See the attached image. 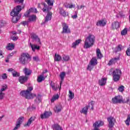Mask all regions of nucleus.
<instances>
[{
  "label": "nucleus",
  "mask_w": 130,
  "mask_h": 130,
  "mask_svg": "<svg viewBox=\"0 0 130 130\" xmlns=\"http://www.w3.org/2000/svg\"><path fill=\"white\" fill-rule=\"evenodd\" d=\"M41 6H44V8L42 9L43 12H44V13L47 12L48 13L45 17V21L43 22V24H46V23H47L48 21H50L52 18V12H49L52 8L51 7L47 6V5L44 2H43L41 4H39L38 7L41 9L42 8Z\"/></svg>",
  "instance_id": "nucleus-1"
},
{
  "label": "nucleus",
  "mask_w": 130,
  "mask_h": 130,
  "mask_svg": "<svg viewBox=\"0 0 130 130\" xmlns=\"http://www.w3.org/2000/svg\"><path fill=\"white\" fill-rule=\"evenodd\" d=\"M22 11V7L21 6H17L15 7L11 12L10 15L12 17V21L13 23H17L18 21L20 20L21 18V15L19 14L20 12Z\"/></svg>",
  "instance_id": "nucleus-2"
},
{
  "label": "nucleus",
  "mask_w": 130,
  "mask_h": 130,
  "mask_svg": "<svg viewBox=\"0 0 130 130\" xmlns=\"http://www.w3.org/2000/svg\"><path fill=\"white\" fill-rule=\"evenodd\" d=\"M95 38L94 35L89 34L84 42V48L87 49V48L92 47L95 44Z\"/></svg>",
  "instance_id": "nucleus-3"
},
{
  "label": "nucleus",
  "mask_w": 130,
  "mask_h": 130,
  "mask_svg": "<svg viewBox=\"0 0 130 130\" xmlns=\"http://www.w3.org/2000/svg\"><path fill=\"white\" fill-rule=\"evenodd\" d=\"M32 91H33V87H28L27 89L21 91L20 93V95L23 98L30 100V99L33 98V93H32Z\"/></svg>",
  "instance_id": "nucleus-4"
},
{
  "label": "nucleus",
  "mask_w": 130,
  "mask_h": 130,
  "mask_svg": "<svg viewBox=\"0 0 130 130\" xmlns=\"http://www.w3.org/2000/svg\"><path fill=\"white\" fill-rule=\"evenodd\" d=\"M31 59H32V58L28 53H22L19 58V63L22 64V66H25V64H27L29 61H31Z\"/></svg>",
  "instance_id": "nucleus-5"
},
{
  "label": "nucleus",
  "mask_w": 130,
  "mask_h": 130,
  "mask_svg": "<svg viewBox=\"0 0 130 130\" xmlns=\"http://www.w3.org/2000/svg\"><path fill=\"white\" fill-rule=\"evenodd\" d=\"M126 101H123L122 96L117 95L112 99V102L113 104H121V103L124 104L125 103H128V102H129V99L128 98H126Z\"/></svg>",
  "instance_id": "nucleus-6"
},
{
  "label": "nucleus",
  "mask_w": 130,
  "mask_h": 130,
  "mask_svg": "<svg viewBox=\"0 0 130 130\" xmlns=\"http://www.w3.org/2000/svg\"><path fill=\"white\" fill-rule=\"evenodd\" d=\"M112 75L114 82H118L121 76V71L119 69H116L113 72Z\"/></svg>",
  "instance_id": "nucleus-7"
},
{
  "label": "nucleus",
  "mask_w": 130,
  "mask_h": 130,
  "mask_svg": "<svg viewBox=\"0 0 130 130\" xmlns=\"http://www.w3.org/2000/svg\"><path fill=\"white\" fill-rule=\"evenodd\" d=\"M26 18H29L28 22H32L33 21V8H31L28 9L24 14Z\"/></svg>",
  "instance_id": "nucleus-8"
},
{
  "label": "nucleus",
  "mask_w": 130,
  "mask_h": 130,
  "mask_svg": "<svg viewBox=\"0 0 130 130\" xmlns=\"http://www.w3.org/2000/svg\"><path fill=\"white\" fill-rule=\"evenodd\" d=\"M47 73H48V71H47V69H46L44 70L41 75H40L37 78V81L38 83H41L42 81H44L45 80V78L47 77L46 76H44L45 74H46Z\"/></svg>",
  "instance_id": "nucleus-9"
},
{
  "label": "nucleus",
  "mask_w": 130,
  "mask_h": 130,
  "mask_svg": "<svg viewBox=\"0 0 130 130\" xmlns=\"http://www.w3.org/2000/svg\"><path fill=\"white\" fill-rule=\"evenodd\" d=\"M62 31H61L62 34L71 33V29L69 28V25L66 23H62Z\"/></svg>",
  "instance_id": "nucleus-10"
},
{
  "label": "nucleus",
  "mask_w": 130,
  "mask_h": 130,
  "mask_svg": "<svg viewBox=\"0 0 130 130\" xmlns=\"http://www.w3.org/2000/svg\"><path fill=\"white\" fill-rule=\"evenodd\" d=\"M107 120L109 122V127L112 128L114 126V123L115 122V119L113 117H109L107 118Z\"/></svg>",
  "instance_id": "nucleus-11"
},
{
  "label": "nucleus",
  "mask_w": 130,
  "mask_h": 130,
  "mask_svg": "<svg viewBox=\"0 0 130 130\" xmlns=\"http://www.w3.org/2000/svg\"><path fill=\"white\" fill-rule=\"evenodd\" d=\"M33 98L34 99L35 104H37V105H38V104L40 103V102H41L40 101V99L41 98V95L40 94H38L37 95L36 94H34Z\"/></svg>",
  "instance_id": "nucleus-12"
},
{
  "label": "nucleus",
  "mask_w": 130,
  "mask_h": 130,
  "mask_svg": "<svg viewBox=\"0 0 130 130\" xmlns=\"http://www.w3.org/2000/svg\"><path fill=\"white\" fill-rule=\"evenodd\" d=\"M18 81L20 84H25V83L28 81V76H20L19 77Z\"/></svg>",
  "instance_id": "nucleus-13"
},
{
  "label": "nucleus",
  "mask_w": 130,
  "mask_h": 130,
  "mask_svg": "<svg viewBox=\"0 0 130 130\" xmlns=\"http://www.w3.org/2000/svg\"><path fill=\"white\" fill-rule=\"evenodd\" d=\"M51 115H52L51 112L45 111L43 114L41 115V118L43 119L44 118H48Z\"/></svg>",
  "instance_id": "nucleus-14"
},
{
  "label": "nucleus",
  "mask_w": 130,
  "mask_h": 130,
  "mask_svg": "<svg viewBox=\"0 0 130 130\" xmlns=\"http://www.w3.org/2000/svg\"><path fill=\"white\" fill-rule=\"evenodd\" d=\"M8 72H11L12 74V76L13 77H20V73L15 71V70L13 69V68H9L8 70Z\"/></svg>",
  "instance_id": "nucleus-15"
},
{
  "label": "nucleus",
  "mask_w": 130,
  "mask_h": 130,
  "mask_svg": "<svg viewBox=\"0 0 130 130\" xmlns=\"http://www.w3.org/2000/svg\"><path fill=\"white\" fill-rule=\"evenodd\" d=\"M120 27V24L118 21H115L112 23L111 28L112 30L118 29Z\"/></svg>",
  "instance_id": "nucleus-16"
},
{
  "label": "nucleus",
  "mask_w": 130,
  "mask_h": 130,
  "mask_svg": "<svg viewBox=\"0 0 130 130\" xmlns=\"http://www.w3.org/2000/svg\"><path fill=\"white\" fill-rule=\"evenodd\" d=\"M107 24V21H104V20L102 19L101 20H99L96 22V26H100L101 27H104Z\"/></svg>",
  "instance_id": "nucleus-17"
},
{
  "label": "nucleus",
  "mask_w": 130,
  "mask_h": 130,
  "mask_svg": "<svg viewBox=\"0 0 130 130\" xmlns=\"http://www.w3.org/2000/svg\"><path fill=\"white\" fill-rule=\"evenodd\" d=\"M59 77L61 79V81L60 82V88H59V90H60L61 88V84H62V82H63V80H64V77H66V72H61L59 74Z\"/></svg>",
  "instance_id": "nucleus-18"
},
{
  "label": "nucleus",
  "mask_w": 130,
  "mask_h": 130,
  "mask_svg": "<svg viewBox=\"0 0 130 130\" xmlns=\"http://www.w3.org/2000/svg\"><path fill=\"white\" fill-rule=\"evenodd\" d=\"M62 109V106L60 104L56 105L55 108H54V110L55 112H56V113H58V112H60Z\"/></svg>",
  "instance_id": "nucleus-19"
},
{
  "label": "nucleus",
  "mask_w": 130,
  "mask_h": 130,
  "mask_svg": "<svg viewBox=\"0 0 130 130\" xmlns=\"http://www.w3.org/2000/svg\"><path fill=\"white\" fill-rule=\"evenodd\" d=\"M119 60V57L112 58V59L110 60V61H109L108 63V66H112V64H114V63L117 62V60Z\"/></svg>",
  "instance_id": "nucleus-20"
},
{
  "label": "nucleus",
  "mask_w": 130,
  "mask_h": 130,
  "mask_svg": "<svg viewBox=\"0 0 130 130\" xmlns=\"http://www.w3.org/2000/svg\"><path fill=\"white\" fill-rule=\"evenodd\" d=\"M33 40L34 42H35L38 44H41V41H40V39L38 37V36L35 34L33 35Z\"/></svg>",
  "instance_id": "nucleus-21"
},
{
  "label": "nucleus",
  "mask_w": 130,
  "mask_h": 130,
  "mask_svg": "<svg viewBox=\"0 0 130 130\" xmlns=\"http://www.w3.org/2000/svg\"><path fill=\"white\" fill-rule=\"evenodd\" d=\"M106 81H107V79L105 78H102L99 81V85H100V86H105L106 84Z\"/></svg>",
  "instance_id": "nucleus-22"
},
{
  "label": "nucleus",
  "mask_w": 130,
  "mask_h": 130,
  "mask_svg": "<svg viewBox=\"0 0 130 130\" xmlns=\"http://www.w3.org/2000/svg\"><path fill=\"white\" fill-rule=\"evenodd\" d=\"M53 130H63L62 128L58 124H54L52 125Z\"/></svg>",
  "instance_id": "nucleus-23"
},
{
  "label": "nucleus",
  "mask_w": 130,
  "mask_h": 130,
  "mask_svg": "<svg viewBox=\"0 0 130 130\" xmlns=\"http://www.w3.org/2000/svg\"><path fill=\"white\" fill-rule=\"evenodd\" d=\"M89 110V106L84 107L81 110H80V113L87 115L88 113V110Z\"/></svg>",
  "instance_id": "nucleus-24"
},
{
  "label": "nucleus",
  "mask_w": 130,
  "mask_h": 130,
  "mask_svg": "<svg viewBox=\"0 0 130 130\" xmlns=\"http://www.w3.org/2000/svg\"><path fill=\"white\" fill-rule=\"evenodd\" d=\"M23 73L25 74V76L27 77V76H30V75H31V74L32 73V71L29 69L25 68L23 69Z\"/></svg>",
  "instance_id": "nucleus-25"
},
{
  "label": "nucleus",
  "mask_w": 130,
  "mask_h": 130,
  "mask_svg": "<svg viewBox=\"0 0 130 130\" xmlns=\"http://www.w3.org/2000/svg\"><path fill=\"white\" fill-rule=\"evenodd\" d=\"M15 48V44L12 43H9L6 46V49L7 50H13Z\"/></svg>",
  "instance_id": "nucleus-26"
},
{
  "label": "nucleus",
  "mask_w": 130,
  "mask_h": 130,
  "mask_svg": "<svg viewBox=\"0 0 130 130\" xmlns=\"http://www.w3.org/2000/svg\"><path fill=\"white\" fill-rule=\"evenodd\" d=\"M81 40H76L75 42H74L72 44V48H76V47H77V45H78L79 44H80L81 43Z\"/></svg>",
  "instance_id": "nucleus-27"
},
{
  "label": "nucleus",
  "mask_w": 130,
  "mask_h": 130,
  "mask_svg": "<svg viewBox=\"0 0 130 130\" xmlns=\"http://www.w3.org/2000/svg\"><path fill=\"white\" fill-rule=\"evenodd\" d=\"M96 53L98 58H102V57H103V55H102V53L100 51V49L99 48L96 49Z\"/></svg>",
  "instance_id": "nucleus-28"
},
{
  "label": "nucleus",
  "mask_w": 130,
  "mask_h": 130,
  "mask_svg": "<svg viewBox=\"0 0 130 130\" xmlns=\"http://www.w3.org/2000/svg\"><path fill=\"white\" fill-rule=\"evenodd\" d=\"M89 63L92 64L93 66H96L97 64V59L96 57H94L92 58Z\"/></svg>",
  "instance_id": "nucleus-29"
},
{
  "label": "nucleus",
  "mask_w": 130,
  "mask_h": 130,
  "mask_svg": "<svg viewBox=\"0 0 130 130\" xmlns=\"http://www.w3.org/2000/svg\"><path fill=\"white\" fill-rule=\"evenodd\" d=\"M54 58L55 61H60V60H61V56L59 54H55Z\"/></svg>",
  "instance_id": "nucleus-30"
},
{
  "label": "nucleus",
  "mask_w": 130,
  "mask_h": 130,
  "mask_svg": "<svg viewBox=\"0 0 130 130\" xmlns=\"http://www.w3.org/2000/svg\"><path fill=\"white\" fill-rule=\"evenodd\" d=\"M25 120V118L23 116H21L20 117H19L17 121H16V123H18V124H22V122H23V121H24V120Z\"/></svg>",
  "instance_id": "nucleus-31"
},
{
  "label": "nucleus",
  "mask_w": 130,
  "mask_h": 130,
  "mask_svg": "<svg viewBox=\"0 0 130 130\" xmlns=\"http://www.w3.org/2000/svg\"><path fill=\"white\" fill-rule=\"evenodd\" d=\"M28 45L31 48L32 50H33V37L32 36L29 39Z\"/></svg>",
  "instance_id": "nucleus-32"
},
{
  "label": "nucleus",
  "mask_w": 130,
  "mask_h": 130,
  "mask_svg": "<svg viewBox=\"0 0 130 130\" xmlns=\"http://www.w3.org/2000/svg\"><path fill=\"white\" fill-rule=\"evenodd\" d=\"M59 13L61 16L63 17H67L68 16V14H67V12H66L62 8L60 9Z\"/></svg>",
  "instance_id": "nucleus-33"
},
{
  "label": "nucleus",
  "mask_w": 130,
  "mask_h": 130,
  "mask_svg": "<svg viewBox=\"0 0 130 130\" xmlns=\"http://www.w3.org/2000/svg\"><path fill=\"white\" fill-rule=\"evenodd\" d=\"M59 98V96L58 94H56L53 95L52 99H51V102L53 103L56 100H57Z\"/></svg>",
  "instance_id": "nucleus-34"
},
{
  "label": "nucleus",
  "mask_w": 130,
  "mask_h": 130,
  "mask_svg": "<svg viewBox=\"0 0 130 130\" xmlns=\"http://www.w3.org/2000/svg\"><path fill=\"white\" fill-rule=\"evenodd\" d=\"M32 120H33L32 119V117H31L30 118L28 119V121L24 125V126H30L31 123H32Z\"/></svg>",
  "instance_id": "nucleus-35"
},
{
  "label": "nucleus",
  "mask_w": 130,
  "mask_h": 130,
  "mask_svg": "<svg viewBox=\"0 0 130 130\" xmlns=\"http://www.w3.org/2000/svg\"><path fill=\"white\" fill-rule=\"evenodd\" d=\"M46 3L47 4V7H52L53 6V2L51 0H45Z\"/></svg>",
  "instance_id": "nucleus-36"
},
{
  "label": "nucleus",
  "mask_w": 130,
  "mask_h": 130,
  "mask_svg": "<svg viewBox=\"0 0 130 130\" xmlns=\"http://www.w3.org/2000/svg\"><path fill=\"white\" fill-rule=\"evenodd\" d=\"M94 104H95V102L91 101L88 104V105L86 106H88V108L91 106V110H94Z\"/></svg>",
  "instance_id": "nucleus-37"
},
{
  "label": "nucleus",
  "mask_w": 130,
  "mask_h": 130,
  "mask_svg": "<svg viewBox=\"0 0 130 130\" xmlns=\"http://www.w3.org/2000/svg\"><path fill=\"white\" fill-rule=\"evenodd\" d=\"M94 65L89 63V64L87 66V70L91 72V71L93 70V69L94 68Z\"/></svg>",
  "instance_id": "nucleus-38"
},
{
  "label": "nucleus",
  "mask_w": 130,
  "mask_h": 130,
  "mask_svg": "<svg viewBox=\"0 0 130 130\" xmlns=\"http://www.w3.org/2000/svg\"><path fill=\"white\" fill-rule=\"evenodd\" d=\"M65 8H67V9H73V8H75V5H73V4H68V5H64Z\"/></svg>",
  "instance_id": "nucleus-39"
},
{
  "label": "nucleus",
  "mask_w": 130,
  "mask_h": 130,
  "mask_svg": "<svg viewBox=\"0 0 130 130\" xmlns=\"http://www.w3.org/2000/svg\"><path fill=\"white\" fill-rule=\"evenodd\" d=\"M116 51L115 52H118L119 51H121V50L122 49V45H119L116 48Z\"/></svg>",
  "instance_id": "nucleus-40"
},
{
  "label": "nucleus",
  "mask_w": 130,
  "mask_h": 130,
  "mask_svg": "<svg viewBox=\"0 0 130 130\" xmlns=\"http://www.w3.org/2000/svg\"><path fill=\"white\" fill-rule=\"evenodd\" d=\"M7 88H8V86H7V85H3L2 86L1 89H0V92H5V91H6Z\"/></svg>",
  "instance_id": "nucleus-41"
},
{
  "label": "nucleus",
  "mask_w": 130,
  "mask_h": 130,
  "mask_svg": "<svg viewBox=\"0 0 130 130\" xmlns=\"http://www.w3.org/2000/svg\"><path fill=\"white\" fill-rule=\"evenodd\" d=\"M62 58L64 61H69L70 60V56L64 55L62 56Z\"/></svg>",
  "instance_id": "nucleus-42"
},
{
  "label": "nucleus",
  "mask_w": 130,
  "mask_h": 130,
  "mask_svg": "<svg viewBox=\"0 0 130 130\" xmlns=\"http://www.w3.org/2000/svg\"><path fill=\"white\" fill-rule=\"evenodd\" d=\"M50 86L54 91H56L57 88L55 87V84H54V83H53L52 81L51 82Z\"/></svg>",
  "instance_id": "nucleus-43"
},
{
  "label": "nucleus",
  "mask_w": 130,
  "mask_h": 130,
  "mask_svg": "<svg viewBox=\"0 0 130 130\" xmlns=\"http://www.w3.org/2000/svg\"><path fill=\"white\" fill-rule=\"evenodd\" d=\"M35 49L37 50H40V46H38L37 45H33V51H35Z\"/></svg>",
  "instance_id": "nucleus-44"
},
{
  "label": "nucleus",
  "mask_w": 130,
  "mask_h": 130,
  "mask_svg": "<svg viewBox=\"0 0 130 130\" xmlns=\"http://www.w3.org/2000/svg\"><path fill=\"white\" fill-rule=\"evenodd\" d=\"M69 98L72 100V99H74V97H75V94L73 93V92H72V91L70 90L69 91Z\"/></svg>",
  "instance_id": "nucleus-45"
},
{
  "label": "nucleus",
  "mask_w": 130,
  "mask_h": 130,
  "mask_svg": "<svg viewBox=\"0 0 130 130\" xmlns=\"http://www.w3.org/2000/svg\"><path fill=\"white\" fill-rule=\"evenodd\" d=\"M118 91L121 92V93H122L123 91H124V86L123 85H121L119 86L118 88Z\"/></svg>",
  "instance_id": "nucleus-46"
},
{
  "label": "nucleus",
  "mask_w": 130,
  "mask_h": 130,
  "mask_svg": "<svg viewBox=\"0 0 130 130\" xmlns=\"http://www.w3.org/2000/svg\"><path fill=\"white\" fill-rule=\"evenodd\" d=\"M121 35H126L127 34V29L124 28L121 32Z\"/></svg>",
  "instance_id": "nucleus-47"
},
{
  "label": "nucleus",
  "mask_w": 130,
  "mask_h": 130,
  "mask_svg": "<svg viewBox=\"0 0 130 130\" xmlns=\"http://www.w3.org/2000/svg\"><path fill=\"white\" fill-rule=\"evenodd\" d=\"M5 95H6V93H5V92L0 91V100H3V99L5 98Z\"/></svg>",
  "instance_id": "nucleus-48"
},
{
  "label": "nucleus",
  "mask_w": 130,
  "mask_h": 130,
  "mask_svg": "<svg viewBox=\"0 0 130 130\" xmlns=\"http://www.w3.org/2000/svg\"><path fill=\"white\" fill-rule=\"evenodd\" d=\"M126 54L127 56H130V45L129 47L127 48V50L126 51Z\"/></svg>",
  "instance_id": "nucleus-49"
},
{
  "label": "nucleus",
  "mask_w": 130,
  "mask_h": 130,
  "mask_svg": "<svg viewBox=\"0 0 130 130\" xmlns=\"http://www.w3.org/2000/svg\"><path fill=\"white\" fill-rule=\"evenodd\" d=\"M2 79H3V80H6V79H8V76L7 75V74L4 73L2 75Z\"/></svg>",
  "instance_id": "nucleus-50"
},
{
  "label": "nucleus",
  "mask_w": 130,
  "mask_h": 130,
  "mask_svg": "<svg viewBox=\"0 0 130 130\" xmlns=\"http://www.w3.org/2000/svg\"><path fill=\"white\" fill-rule=\"evenodd\" d=\"M34 60L37 62L39 61V57L37 56L34 57Z\"/></svg>",
  "instance_id": "nucleus-51"
},
{
  "label": "nucleus",
  "mask_w": 130,
  "mask_h": 130,
  "mask_svg": "<svg viewBox=\"0 0 130 130\" xmlns=\"http://www.w3.org/2000/svg\"><path fill=\"white\" fill-rule=\"evenodd\" d=\"M20 127L21 125L20 124H18V123H16V126L14 128H16V129H18V128H20Z\"/></svg>",
  "instance_id": "nucleus-52"
},
{
  "label": "nucleus",
  "mask_w": 130,
  "mask_h": 130,
  "mask_svg": "<svg viewBox=\"0 0 130 130\" xmlns=\"http://www.w3.org/2000/svg\"><path fill=\"white\" fill-rule=\"evenodd\" d=\"M119 15L121 18H124L125 15L123 14L122 11L119 12Z\"/></svg>",
  "instance_id": "nucleus-53"
},
{
  "label": "nucleus",
  "mask_w": 130,
  "mask_h": 130,
  "mask_svg": "<svg viewBox=\"0 0 130 130\" xmlns=\"http://www.w3.org/2000/svg\"><path fill=\"white\" fill-rule=\"evenodd\" d=\"M18 37H11V39L13 40V41H16L18 40Z\"/></svg>",
  "instance_id": "nucleus-54"
},
{
  "label": "nucleus",
  "mask_w": 130,
  "mask_h": 130,
  "mask_svg": "<svg viewBox=\"0 0 130 130\" xmlns=\"http://www.w3.org/2000/svg\"><path fill=\"white\" fill-rule=\"evenodd\" d=\"M85 6L81 5L80 7H79V6H77V9L78 10H81V9H83L85 8Z\"/></svg>",
  "instance_id": "nucleus-55"
},
{
  "label": "nucleus",
  "mask_w": 130,
  "mask_h": 130,
  "mask_svg": "<svg viewBox=\"0 0 130 130\" xmlns=\"http://www.w3.org/2000/svg\"><path fill=\"white\" fill-rule=\"evenodd\" d=\"M37 19V16L35 15H33V22H35Z\"/></svg>",
  "instance_id": "nucleus-56"
},
{
  "label": "nucleus",
  "mask_w": 130,
  "mask_h": 130,
  "mask_svg": "<svg viewBox=\"0 0 130 130\" xmlns=\"http://www.w3.org/2000/svg\"><path fill=\"white\" fill-rule=\"evenodd\" d=\"M16 3H19L20 4H23L24 0H16Z\"/></svg>",
  "instance_id": "nucleus-57"
},
{
  "label": "nucleus",
  "mask_w": 130,
  "mask_h": 130,
  "mask_svg": "<svg viewBox=\"0 0 130 130\" xmlns=\"http://www.w3.org/2000/svg\"><path fill=\"white\" fill-rule=\"evenodd\" d=\"M128 121H129V120H127V119L125 120V123L126 125H129V122H128Z\"/></svg>",
  "instance_id": "nucleus-58"
},
{
  "label": "nucleus",
  "mask_w": 130,
  "mask_h": 130,
  "mask_svg": "<svg viewBox=\"0 0 130 130\" xmlns=\"http://www.w3.org/2000/svg\"><path fill=\"white\" fill-rule=\"evenodd\" d=\"M72 18H73V19H77V18H78V15L77 14H75L72 16Z\"/></svg>",
  "instance_id": "nucleus-59"
},
{
  "label": "nucleus",
  "mask_w": 130,
  "mask_h": 130,
  "mask_svg": "<svg viewBox=\"0 0 130 130\" xmlns=\"http://www.w3.org/2000/svg\"><path fill=\"white\" fill-rule=\"evenodd\" d=\"M21 24L23 25V26H25L27 25V21H23L21 22Z\"/></svg>",
  "instance_id": "nucleus-60"
},
{
  "label": "nucleus",
  "mask_w": 130,
  "mask_h": 130,
  "mask_svg": "<svg viewBox=\"0 0 130 130\" xmlns=\"http://www.w3.org/2000/svg\"><path fill=\"white\" fill-rule=\"evenodd\" d=\"M0 22H1V24H2V25L6 24V21H5L4 20H1Z\"/></svg>",
  "instance_id": "nucleus-61"
},
{
  "label": "nucleus",
  "mask_w": 130,
  "mask_h": 130,
  "mask_svg": "<svg viewBox=\"0 0 130 130\" xmlns=\"http://www.w3.org/2000/svg\"><path fill=\"white\" fill-rule=\"evenodd\" d=\"M34 13H36L37 14V13H38V11H37V9L36 8H34Z\"/></svg>",
  "instance_id": "nucleus-62"
},
{
  "label": "nucleus",
  "mask_w": 130,
  "mask_h": 130,
  "mask_svg": "<svg viewBox=\"0 0 130 130\" xmlns=\"http://www.w3.org/2000/svg\"><path fill=\"white\" fill-rule=\"evenodd\" d=\"M127 120H129V121H130V115L128 116V117L127 118Z\"/></svg>",
  "instance_id": "nucleus-63"
},
{
  "label": "nucleus",
  "mask_w": 130,
  "mask_h": 130,
  "mask_svg": "<svg viewBox=\"0 0 130 130\" xmlns=\"http://www.w3.org/2000/svg\"><path fill=\"white\" fill-rule=\"evenodd\" d=\"M14 55V53H12L9 54V56H13Z\"/></svg>",
  "instance_id": "nucleus-64"
}]
</instances>
